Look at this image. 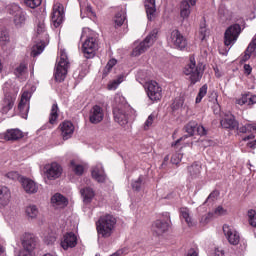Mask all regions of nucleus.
Returning a JSON list of instances; mask_svg holds the SVG:
<instances>
[{
	"label": "nucleus",
	"mask_w": 256,
	"mask_h": 256,
	"mask_svg": "<svg viewBox=\"0 0 256 256\" xmlns=\"http://www.w3.org/2000/svg\"><path fill=\"white\" fill-rule=\"evenodd\" d=\"M31 99V92L25 91L22 94L21 100L18 104V109L20 111V116L22 119H27L29 113V100Z\"/></svg>",
	"instance_id": "obj_14"
},
{
	"label": "nucleus",
	"mask_w": 256,
	"mask_h": 256,
	"mask_svg": "<svg viewBox=\"0 0 256 256\" xmlns=\"http://www.w3.org/2000/svg\"><path fill=\"white\" fill-rule=\"evenodd\" d=\"M214 214L218 215V216L227 215V210L225 208H223V206H218L215 209Z\"/></svg>",
	"instance_id": "obj_56"
},
{
	"label": "nucleus",
	"mask_w": 256,
	"mask_h": 256,
	"mask_svg": "<svg viewBox=\"0 0 256 256\" xmlns=\"http://www.w3.org/2000/svg\"><path fill=\"white\" fill-rule=\"evenodd\" d=\"M69 69V58L67 57V52L65 49L60 50V58L56 64V71H55V79L59 83L65 81L67 77V72Z\"/></svg>",
	"instance_id": "obj_5"
},
{
	"label": "nucleus",
	"mask_w": 256,
	"mask_h": 256,
	"mask_svg": "<svg viewBox=\"0 0 256 256\" xmlns=\"http://www.w3.org/2000/svg\"><path fill=\"white\" fill-rule=\"evenodd\" d=\"M251 139H255V135L250 134V135L244 137V138H243V141H249V140H251Z\"/></svg>",
	"instance_id": "obj_64"
},
{
	"label": "nucleus",
	"mask_w": 256,
	"mask_h": 256,
	"mask_svg": "<svg viewBox=\"0 0 256 256\" xmlns=\"http://www.w3.org/2000/svg\"><path fill=\"white\" fill-rule=\"evenodd\" d=\"M59 129L61 131V136L64 141L67 139H71L73 137V133H75V126L71 121H64L59 125Z\"/></svg>",
	"instance_id": "obj_18"
},
{
	"label": "nucleus",
	"mask_w": 256,
	"mask_h": 256,
	"mask_svg": "<svg viewBox=\"0 0 256 256\" xmlns=\"http://www.w3.org/2000/svg\"><path fill=\"white\" fill-rule=\"evenodd\" d=\"M115 65H117L116 59L109 60L108 63L106 64V67L104 68V75H107L109 73V71H111V69H113V67H115Z\"/></svg>",
	"instance_id": "obj_47"
},
{
	"label": "nucleus",
	"mask_w": 256,
	"mask_h": 256,
	"mask_svg": "<svg viewBox=\"0 0 256 256\" xmlns=\"http://www.w3.org/2000/svg\"><path fill=\"white\" fill-rule=\"evenodd\" d=\"M211 219H213V213L204 214L200 219V223L202 225H207V223H209Z\"/></svg>",
	"instance_id": "obj_50"
},
{
	"label": "nucleus",
	"mask_w": 256,
	"mask_h": 256,
	"mask_svg": "<svg viewBox=\"0 0 256 256\" xmlns=\"http://www.w3.org/2000/svg\"><path fill=\"white\" fill-rule=\"evenodd\" d=\"M247 147H249L250 149H256L255 140H254V141H251V142H248V143H247Z\"/></svg>",
	"instance_id": "obj_63"
},
{
	"label": "nucleus",
	"mask_w": 256,
	"mask_h": 256,
	"mask_svg": "<svg viewBox=\"0 0 256 256\" xmlns=\"http://www.w3.org/2000/svg\"><path fill=\"white\" fill-rule=\"evenodd\" d=\"M197 0H183L180 4V17L183 21L189 19L191 7H195Z\"/></svg>",
	"instance_id": "obj_19"
},
{
	"label": "nucleus",
	"mask_w": 256,
	"mask_h": 256,
	"mask_svg": "<svg viewBox=\"0 0 256 256\" xmlns=\"http://www.w3.org/2000/svg\"><path fill=\"white\" fill-rule=\"evenodd\" d=\"M186 256H199V252H197V250L191 248V249L188 251V253H187Z\"/></svg>",
	"instance_id": "obj_61"
},
{
	"label": "nucleus",
	"mask_w": 256,
	"mask_h": 256,
	"mask_svg": "<svg viewBox=\"0 0 256 256\" xmlns=\"http://www.w3.org/2000/svg\"><path fill=\"white\" fill-rule=\"evenodd\" d=\"M17 100V94L7 92L4 98L0 102V113L7 115L11 109L15 106V101Z\"/></svg>",
	"instance_id": "obj_10"
},
{
	"label": "nucleus",
	"mask_w": 256,
	"mask_h": 256,
	"mask_svg": "<svg viewBox=\"0 0 256 256\" xmlns=\"http://www.w3.org/2000/svg\"><path fill=\"white\" fill-rule=\"evenodd\" d=\"M25 215L28 220L33 221L39 217V208L36 205H29L25 208Z\"/></svg>",
	"instance_id": "obj_32"
},
{
	"label": "nucleus",
	"mask_w": 256,
	"mask_h": 256,
	"mask_svg": "<svg viewBox=\"0 0 256 256\" xmlns=\"http://www.w3.org/2000/svg\"><path fill=\"white\" fill-rule=\"evenodd\" d=\"M184 139H187V136H183L180 139L176 140L175 142L172 143V147H177Z\"/></svg>",
	"instance_id": "obj_62"
},
{
	"label": "nucleus",
	"mask_w": 256,
	"mask_h": 256,
	"mask_svg": "<svg viewBox=\"0 0 256 256\" xmlns=\"http://www.w3.org/2000/svg\"><path fill=\"white\" fill-rule=\"evenodd\" d=\"M51 19L53 27H55V29L61 26V24L63 23V19H65V11L63 8V4L59 2H56L54 4Z\"/></svg>",
	"instance_id": "obj_11"
},
{
	"label": "nucleus",
	"mask_w": 256,
	"mask_h": 256,
	"mask_svg": "<svg viewBox=\"0 0 256 256\" xmlns=\"http://www.w3.org/2000/svg\"><path fill=\"white\" fill-rule=\"evenodd\" d=\"M236 103L237 105H248V107H252V105L256 104V95L251 92L242 94V96L236 100Z\"/></svg>",
	"instance_id": "obj_24"
},
{
	"label": "nucleus",
	"mask_w": 256,
	"mask_h": 256,
	"mask_svg": "<svg viewBox=\"0 0 256 256\" xmlns=\"http://www.w3.org/2000/svg\"><path fill=\"white\" fill-rule=\"evenodd\" d=\"M4 139L6 141H19V139H23V131L19 129L7 130L4 134Z\"/></svg>",
	"instance_id": "obj_29"
},
{
	"label": "nucleus",
	"mask_w": 256,
	"mask_h": 256,
	"mask_svg": "<svg viewBox=\"0 0 256 256\" xmlns=\"http://www.w3.org/2000/svg\"><path fill=\"white\" fill-rule=\"evenodd\" d=\"M211 256H225V251H223L221 248H215L211 253Z\"/></svg>",
	"instance_id": "obj_57"
},
{
	"label": "nucleus",
	"mask_w": 256,
	"mask_h": 256,
	"mask_svg": "<svg viewBox=\"0 0 256 256\" xmlns=\"http://www.w3.org/2000/svg\"><path fill=\"white\" fill-rule=\"evenodd\" d=\"M45 169L46 177L50 181H55V179H59V177H61V174L63 173V168H61V165H59L57 162H53L52 164L47 165Z\"/></svg>",
	"instance_id": "obj_13"
},
{
	"label": "nucleus",
	"mask_w": 256,
	"mask_h": 256,
	"mask_svg": "<svg viewBox=\"0 0 256 256\" xmlns=\"http://www.w3.org/2000/svg\"><path fill=\"white\" fill-rule=\"evenodd\" d=\"M80 193L83 197L84 203H91L93 197H95V191L91 187H86L80 190Z\"/></svg>",
	"instance_id": "obj_33"
},
{
	"label": "nucleus",
	"mask_w": 256,
	"mask_h": 256,
	"mask_svg": "<svg viewBox=\"0 0 256 256\" xmlns=\"http://www.w3.org/2000/svg\"><path fill=\"white\" fill-rule=\"evenodd\" d=\"M184 75L188 77L191 85L199 83L203 78V73H205V65L203 63L195 62V56H190L189 63L183 69Z\"/></svg>",
	"instance_id": "obj_3"
},
{
	"label": "nucleus",
	"mask_w": 256,
	"mask_h": 256,
	"mask_svg": "<svg viewBox=\"0 0 256 256\" xmlns=\"http://www.w3.org/2000/svg\"><path fill=\"white\" fill-rule=\"evenodd\" d=\"M244 71H245L246 75H251V71H253V68H251V65L245 64Z\"/></svg>",
	"instance_id": "obj_60"
},
{
	"label": "nucleus",
	"mask_w": 256,
	"mask_h": 256,
	"mask_svg": "<svg viewBox=\"0 0 256 256\" xmlns=\"http://www.w3.org/2000/svg\"><path fill=\"white\" fill-rule=\"evenodd\" d=\"M27 66L28 64L25 61L18 64L14 69V75L18 77V79H25V77H27V71H28Z\"/></svg>",
	"instance_id": "obj_31"
},
{
	"label": "nucleus",
	"mask_w": 256,
	"mask_h": 256,
	"mask_svg": "<svg viewBox=\"0 0 256 256\" xmlns=\"http://www.w3.org/2000/svg\"><path fill=\"white\" fill-rule=\"evenodd\" d=\"M181 159H183L181 154H174L171 157V163H173V165H179V163H181Z\"/></svg>",
	"instance_id": "obj_55"
},
{
	"label": "nucleus",
	"mask_w": 256,
	"mask_h": 256,
	"mask_svg": "<svg viewBox=\"0 0 256 256\" xmlns=\"http://www.w3.org/2000/svg\"><path fill=\"white\" fill-rule=\"evenodd\" d=\"M57 119H59V106L57 105V103H54L51 107L49 115L50 125H55V123H57Z\"/></svg>",
	"instance_id": "obj_36"
},
{
	"label": "nucleus",
	"mask_w": 256,
	"mask_h": 256,
	"mask_svg": "<svg viewBox=\"0 0 256 256\" xmlns=\"http://www.w3.org/2000/svg\"><path fill=\"white\" fill-rule=\"evenodd\" d=\"M173 109H181V107H183V100H176L174 103H173Z\"/></svg>",
	"instance_id": "obj_59"
},
{
	"label": "nucleus",
	"mask_w": 256,
	"mask_h": 256,
	"mask_svg": "<svg viewBox=\"0 0 256 256\" xmlns=\"http://www.w3.org/2000/svg\"><path fill=\"white\" fill-rule=\"evenodd\" d=\"M221 127L223 129H230V131H235L237 129L239 131V122L235 120V116L233 115H226L221 121H220Z\"/></svg>",
	"instance_id": "obj_22"
},
{
	"label": "nucleus",
	"mask_w": 256,
	"mask_h": 256,
	"mask_svg": "<svg viewBox=\"0 0 256 256\" xmlns=\"http://www.w3.org/2000/svg\"><path fill=\"white\" fill-rule=\"evenodd\" d=\"M92 177L98 183H105V180L107 179V175L105 174V170L103 169L102 164H97L92 169Z\"/></svg>",
	"instance_id": "obj_23"
},
{
	"label": "nucleus",
	"mask_w": 256,
	"mask_h": 256,
	"mask_svg": "<svg viewBox=\"0 0 256 256\" xmlns=\"http://www.w3.org/2000/svg\"><path fill=\"white\" fill-rule=\"evenodd\" d=\"M6 177L8 179H12V181H17V179H19V181H21V176H19V173L12 171L6 174Z\"/></svg>",
	"instance_id": "obj_54"
},
{
	"label": "nucleus",
	"mask_w": 256,
	"mask_h": 256,
	"mask_svg": "<svg viewBox=\"0 0 256 256\" xmlns=\"http://www.w3.org/2000/svg\"><path fill=\"white\" fill-rule=\"evenodd\" d=\"M45 47H47V44H45V42H43V41L34 45L32 47L31 56L37 57V56L41 55V53H43V51H45Z\"/></svg>",
	"instance_id": "obj_39"
},
{
	"label": "nucleus",
	"mask_w": 256,
	"mask_h": 256,
	"mask_svg": "<svg viewBox=\"0 0 256 256\" xmlns=\"http://www.w3.org/2000/svg\"><path fill=\"white\" fill-rule=\"evenodd\" d=\"M121 83H123V77H119L118 79L110 82L108 84L109 91H115V89H117V87H119V85H121Z\"/></svg>",
	"instance_id": "obj_44"
},
{
	"label": "nucleus",
	"mask_w": 256,
	"mask_h": 256,
	"mask_svg": "<svg viewBox=\"0 0 256 256\" xmlns=\"http://www.w3.org/2000/svg\"><path fill=\"white\" fill-rule=\"evenodd\" d=\"M114 120L121 127L129 123V115H131V107L127 103L125 97L121 94H116L114 97V109H113Z\"/></svg>",
	"instance_id": "obj_1"
},
{
	"label": "nucleus",
	"mask_w": 256,
	"mask_h": 256,
	"mask_svg": "<svg viewBox=\"0 0 256 256\" xmlns=\"http://www.w3.org/2000/svg\"><path fill=\"white\" fill-rule=\"evenodd\" d=\"M159 33L158 29H153L148 36L139 44L136 42L134 45V49L132 50L133 57H139V55H143L147 49L152 47L153 43L157 41V35Z\"/></svg>",
	"instance_id": "obj_4"
},
{
	"label": "nucleus",
	"mask_w": 256,
	"mask_h": 256,
	"mask_svg": "<svg viewBox=\"0 0 256 256\" xmlns=\"http://www.w3.org/2000/svg\"><path fill=\"white\" fill-rule=\"evenodd\" d=\"M80 13L82 19L86 17H95V12H93V8H91V4L88 1H81L80 2Z\"/></svg>",
	"instance_id": "obj_30"
},
{
	"label": "nucleus",
	"mask_w": 256,
	"mask_h": 256,
	"mask_svg": "<svg viewBox=\"0 0 256 256\" xmlns=\"http://www.w3.org/2000/svg\"><path fill=\"white\" fill-rule=\"evenodd\" d=\"M70 169L75 173V175H83V172L85 171V168L78 160L70 161Z\"/></svg>",
	"instance_id": "obj_38"
},
{
	"label": "nucleus",
	"mask_w": 256,
	"mask_h": 256,
	"mask_svg": "<svg viewBox=\"0 0 256 256\" xmlns=\"http://www.w3.org/2000/svg\"><path fill=\"white\" fill-rule=\"evenodd\" d=\"M55 241H57V238L55 236L45 237V243H47V245H53V243H55Z\"/></svg>",
	"instance_id": "obj_58"
},
{
	"label": "nucleus",
	"mask_w": 256,
	"mask_h": 256,
	"mask_svg": "<svg viewBox=\"0 0 256 256\" xmlns=\"http://www.w3.org/2000/svg\"><path fill=\"white\" fill-rule=\"evenodd\" d=\"M152 229L156 235H163V233L169 231V222L165 220H156Z\"/></svg>",
	"instance_id": "obj_26"
},
{
	"label": "nucleus",
	"mask_w": 256,
	"mask_h": 256,
	"mask_svg": "<svg viewBox=\"0 0 256 256\" xmlns=\"http://www.w3.org/2000/svg\"><path fill=\"white\" fill-rule=\"evenodd\" d=\"M51 203L53 207H56L57 209H63V207H67L68 205L67 198L59 193L52 196Z\"/></svg>",
	"instance_id": "obj_28"
},
{
	"label": "nucleus",
	"mask_w": 256,
	"mask_h": 256,
	"mask_svg": "<svg viewBox=\"0 0 256 256\" xmlns=\"http://www.w3.org/2000/svg\"><path fill=\"white\" fill-rule=\"evenodd\" d=\"M218 197H219V191H213L212 193L209 194L205 203H213V201H215Z\"/></svg>",
	"instance_id": "obj_52"
},
{
	"label": "nucleus",
	"mask_w": 256,
	"mask_h": 256,
	"mask_svg": "<svg viewBox=\"0 0 256 256\" xmlns=\"http://www.w3.org/2000/svg\"><path fill=\"white\" fill-rule=\"evenodd\" d=\"M37 33H38V35H44V37H47V33L45 32V23L44 22L38 23Z\"/></svg>",
	"instance_id": "obj_53"
},
{
	"label": "nucleus",
	"mask_w": 256,
	"mask_h": 256,
	"mask_svg": "<svg viewBox=\"0 0 256 256\" xmlns=\"http://www.w3.org/2000/svg\"><path fill=\"white\" fill-rule=\"evenodd\" d=\"M125 19H127V16L125 15V12L123 10L117 12L113 18V25L115 29H119V27H122L123 23H125Z\"/></svg>",
	"instance_id": "obj_34"
},
{
	"label": "nucleus",
	"mask_w": 256,
	"mask_h": 256,
	"mask_svg": "<svg viewBox=\"0 0 256 256\" xmlns=\"http://www.w3.org/2000/svg\"><path fill=\"white\" fill-rule=\"evenodd\" d=\"M185 131L188 133L189 137H193V135H207V130L202 125L197 124L195 121H190L185 126Z\"/></svg>",
	"instance_id": "obj_15"
},
{
	"label": "nucleus",
	"mask_w": 256,
	"mask_h": 256,
	"mask_svg": "<svg viewBox=\"0 0 256 256\" xmlns=\"http://www.w3.org/2000/svg\"><path fill=\"white\" fill-rule=\"evenodd\" d=\"M167 41L170 47L183 50L187 47V39L181 34L179 30H172L167 37Z\"/></svg>",
	"instance_id": "obj_9"
},
{
	"label": "nucleus",
	"mask_w": 256,
	"mask_h": 256,
	"mask_svg": "<svg viewBox=\"0 0 256 256\" xmlns=\"http://www.w3.org/2000/svg\"><path fill=\"white\" fill-rule=\"evenodd\" d=\"M11 202V190L6 186H0V206L7 207Z\"/></svg>",
	"instance_id": "obj_25"
},
{
	"label": "nucleus",
	"mask_w": 256,
	"mask_h": 256,
	"mask_svg": "<svg viewBox=\"0 0 256 256\" xmlns=\"http://www.w3.org/2000/svg\"><path fill=\"white\" fill-rule=\"evenodd\" d=\"M60 245L62 249H64V251H67V249H73L74 247H77V236L73 232L66 233L62 237Z\"/></svg>",
	"instance_id": "obj_16"
},
{
	"label": "nucleus",
	"mask_w": 256,
	"mask_h": 256,
	"mask_svg": "<svg viewBox=\"0 0 256 256\" xmlns=\"http://www.w3.org/2000/svg\"><path fill=\"white\" fill-rule=\"evenodd\" d=\"M199 34L201 41H205V38L209 35V31L207 30V27H205V24L200 26Z\"/></svg>",
	"instance_id": "obj_49"
},
{
	"label": "nucleus",
	"mask_w": 256,
	"mask_h": 256,
	"mask_svg": "<svg viewBox=\"0 0 256 256\" xmlns=\"http://www.w3.org/2000/svg\"><path fill=\"white\" fill-rule=\"evenodd\" d=\"M144 5H145L148 21H153V19H155V17H156V13H157V8L155 6V0H146Z\"/></svg>",
	"instance_id": "obj_27"
},
{
	"label": "nucleus",
	"mask_w": 256,
	"mask_h": 256,
	"mask_svg": "<svg viewBox=\"0 0 256 256\" xmlns=\"http://www.w3.org/2000/svg\"><path fill=\"white\" fill-rule=\"evenodd\" d=\"M205 95H207V84H204L198 92V95L196 97V103H201V101L203 100V97H205Z\"/></svg>",
	"instance_id": "obj_43"
},
{
	"label": "nucleus",
	"mask_w": 256,
	"mask_h": 256,
	"mask_svg": "<svg viewBox=\"0 0 256 256\" xmlns=\"http://www.w3.org/2000/svg\"><path fill=\"white\" fill-rule=\"evenodd\" d=\"M103 117H105V113L103 112V108L99 105H95L91 108L89 112V121L93 125H97V123H101L103 121Z\"/></svg>",
	"instance_id": "obj_17"
},
{
	"label": "nucleus",
	"mask_w": 256,
	"mask_h": 256,
	"mask_svg": "<svg viewBox=\"0 0 256 256\" xmlns=\"http://www.w3.org/2000/svg\"><path fill=\"white\" fill-rule=\"evenodd\" d=\"M117 227V218L112 214H105L99 217L96 222L98 238L109 239Z\"/></svg>",
	"instance_id": "obj_2"
},
{
	"label": "nucleus",
	"mask_w": 256,
	"mask_h": 256,
	"mask_svg": "<svg viewBox=\"0 0 256 256\" xmlns=\"http://www.w3.org/2000/svg\"><path fill=\"white\" fill-rule=\"evenodd\" d=\"M82 51L86 59L95 57V53L99 51V39L97 38V35L91 34L87 36L82 44Z\"/></svg>",
	"instance_id": "obj_6"
},
{
	"label": "nucleus",
	"mask_w": 256,
	"mask_h": 256,
	"mask_svg": "<svg viewBox=\"0 0 256 256\" xmlns=\"http://www.w3.org/2000/svg\"><path fill=\"white\" fill-rule=\"evenodd\" d=\"M21 241L25 251L31 252L37 247V238L31 233H24Z\"/></svg>",
	"instance_id": "obj_20"
},
{
	"label": "nucleus",
	"mask_w": 256,
	"mask_h": 256,
	"mask_svg": "<svg viewBox=\"0 0 256 256\" xmlns=\"http://www.w3.org/2000/svg\"><path fill=\"white\" fill-rule=\"evenodd\" d=\"M144 89L150 101H161V98L163 97V89L159 83L153 80L148 81L144 84Z\"/></svg>",
	"instance_id": "obj_7"
},
{
	"label": "nucleus",
	"mask_w": 256,
	"mask_h": 256,
	"mask_svg": "<svg viewBox=\"0 0 256 256\" xmlns=\"http://www.w3.org/2000/svg\"><path fill=\"white\" fill-rule=\"evenodd\" d=\"M27 20V17L23 13H18L14 17V23L16 27H22V25H25V21Z\"/></svg>",
	"instance_id": "obj_41"
},
{
	"label": "nucleus",
	"mask_w": 256,
	"mask_h": 256,
	"mask_svg": "<svg viewBox=\"0 0 256 256\" xmlns=\"http://www.w3.org/2000/svg\"><path fill=\"white\" fill-rule=\"evenodd\" d=\"M240 34L241 26L239 24H234L228 27L224 33V45H226V47H233V45L237 43Z\"/></svg>",
	"instance_id": "obj_8"
},
{
	"label": "nucleus",
	"mask_w": 256,
	"mask_h": 256,
	"mask_svg": "<svg viewBox=\"0 0 256 256\" xmlns=\"http://www.w3.org/2000/svg\"><path fill=\"white\" fill-rule=\"evenodd\" d=\"M20 183L24 191L29 195H33L34 193H37V191H39V186H37V183L29 178L21 177Z\"/></svg>",
	"instance_id": "obj_21"
},
{
	"label": "nucleus",
	"mask_w": 256,
	"mask_h": 256,
	"mask_svg": "<svg viewBox=\"0 0 256 256\" xmlns=\"http://www.w3.org/2000/svg\"><path fill=\"white\" fill-rule=\"evenodd\" d=\"M41 3H43V0H24V4L30 9H37Z\"/></svg>",
	"instance_id": "obj_42"
},
{
	"label": "nucleus",
	"mask_w": 256,
	"mask_h": 256,
	"mask_svg": "<svg viewBox=\"0 0 256 256\" xmlns=\"http://www.w3.org/2000/svg\"><path fill=\"white\" fill-rule=\"evenodd\" d=\"M248 219L251 227H256V211L255 210L248 211Z\"/></svg>",
	"instance_id": "obj_45"
},
{
	"label": "nucleus",
	"mask_w": 256,
	"mask_h": 256,
	"mask_svg": "<svg viewBox=\"0 0 256 256\" xmlns=\"http://www.w3.org/2000/svg\"><path fill=\"white\" fill-rule=\"evenodd\" d=\"M155 121V115L151 114L148 116L147 120L144 123V129L147 131L151 125H153V122Z\"/></svg>",
	"instance_id": "obj_51"
},
{
	"label": "nucleus",
	"mask_w": 256,
	"mask_h": 256,
	"mask_svg": "<svg viewBox=\"0 0 256 256\" xmlns=\"http://www.w3.org/2000/svg\"><path fill=\"white\" fill-rule=\"evenodd\" d=\"M180 217L184 219L189 227H193V219L191 218V212L189 211V208H181Z\"/></svg>",
	"instance_id": "obj_37"
},
{
	"label": "nucleus",
	"mask_w": 256,
	"mask_h": 256,
	"mask_svg": "<svg viewBox=\"0 0 256 256\" xmlns=\"http://www.w3.org/2000/svg\"><path fill=\"white\" fill-rule=\"evenodd\" d=\"M188 175L193 179H199L201 177V165L199 164H192L188 167Z\"/></svg>",
	"instance_id": "obj_35"
},
{
	"label": "nucleus",
	"mask_w": 256,
	"mask_h": 256,
	"mask_svg": "<svg viewBox=\"0 0 256 256\" xmlns=\"http://www.w3.org/2000/svg\"><path fill=\"white\" fill-rule=\"evenodd\" d=\"M223 233L230 245H239V241H241V236L239 235V232H237V230L225 224L223 226Z\"/></svg>",
	"instance_id": "obj_12"
},
{
	"label": "nucleus",
	"mask_w": 256,
	"mask_h": 256,
	"mask_svg": "<svg viewBox=\"0 0 256 256\" xmlns=\"http://www.w3.org/2000/svg\"><path fill=\"white\" fill-rule=\"evenodd\" d=\"M238 133H256V123H246L238 128Z\"/></svg>",
	"instance_id": "obj_40"
},
{
	"label": "nucleus",
	"mask_w": 256,
	"mask_h": 256,
	"mask_svg": "<svg viewBox=\"0 0 256 256\" xmlns=\"http://www.w3.org/2000/svg\"><path fill=\"white\" fill-rule=\"evenodd\" d=\"M9 41H10L9 32L2 31L0 33V43H1V45H7V43H9Z\"/></svg>",
	"instance_id": "obj_46"
},
{
	"label": "nucleus",
	"mask_w": 256,
	"mask_h": 256,
	"mask_svg": "<svg viewBox=\"0 0 256 256\" xmlns=\"http://www.w3.org/2000/svg\"><path fill=\"white\" fill-rule=\"evenodd\" d=\"M143 184V178L140 176L137 180L132 182V189L134 191H141V185Z\"/></svg>",
	"instance_id": "obj_48"
}]
</instances>
